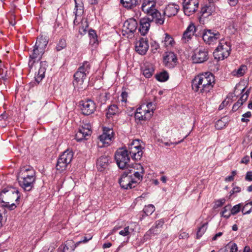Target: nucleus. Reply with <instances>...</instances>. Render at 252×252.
Here are the masks:
<instances>
[{
  "label": "nucleus",
  "instance_id": "obj_1",
  "mask_svg": "<svg viewBox=\"0 0 252 252\" xmlns=\"http://www.w3.org/2000/svg\"><path fill=\"white\" fill-rule=\"evenodd\" d=\"M214 75L209 72H205L196 76L192 80V90L202 94L210 92L215 84Z\"/></svg>",
  "mask_w": 252,
  "mask_h": 252
},
{
  "label": "nucleus",
  "instance_id": "obj_2",
  "mask_svg": "<svg viewBox=\"0 0 252 252\" xmlns=\"http://www.w3.org/2000/svg\"><path fill=\"white\" fill-rule=\"evenodd\" d=\"M19 192L16 188L8 187L3 189L0 193V202L2 206L9 210L15 209L17 206L14 203H17L20 199Z\"/></svg>",
  "mask_w": 252,
  "mask_h": 252
},
{
  "label": "nucleus",
  "instance_id": "obj_3",
  "mask_svg": "<svg viewBox=\"0 0 252 252\" xmlns=\"http://www.w3.org/2000/svg\"><path fill=\"white\" fill-rule=\"evenodd\" d=\"M156 108L155 104L152 102L143 103L140 105L135 112L136 122L138 123L150 120L153 115Z\"/></svg>",
  "mask_w": 252,
  "mask_h": 252
},
{
  "label": "nucleus",
  "instance_id": "obj_4",
  "mask_svg": "<svg viewBox=\"0 0 252 252\" xmlns=\"http://www.w3.org/2000/svg\"><path fill=\"white\" fill-rule=\"evenodd\" d=\"M231 51L230 42L228 39L221 38L219 45L213 53L215 59L223 60L229 56Z\"/></svg>",
  "mask_w": 252,
  "mask_h": 252
},
{
  "label": "nucleus",
  "instance_id": "obj_5",
  "mask_svg": "<svg viewBox=\"0 0 252 252\" xmlns=\"http://www.w3.org/2000/svg\"><path fill=\"white\" fill-rule=\"evenodd\" d=\"M115 158L120 169L127 168L129 166L130 157L127 150L124 148H120L117 150L115 154Z\"/></svg>",
  "mask_w": 252,
  "mask_h": 252
},
{
  "label": "nucleus",
  "instance_id": "obj_6",
  "mask_svg": "<svg viewBox=\"0 0 252 252\" xmlns=\"http://www.w3.org/2000/svg\"><path fill=\"white\" fill-rule=\"evenodd\" d=\"M73 157V153L68 150L64 151L58 158L56 169L60 172L65 171L67 165L71 162Z\"/></svg>",
  "mask_w": 252,
  "mask_h": 252
},
{
  "label": "nucleus",
  "instance_id": "obj_7",
  "mask_svg": "<svg viewBox=\"0 0 252 252\" xmlns=\"http://www.w3.org/2000/svg\"><path fill=\"white\" fill-rule=\"evenodd\" d=\"M114 137V133L112 129L104 127L102 134L98 137L100 141V143H98V146L100 147L108 146L113 140Z\"/></svg>",
  "mask_w": 252,
  "mask_h": 252
},
{
  "label": "nucleus",
  "instance_id": "obj_8",
  "mask_svg": "<svg viewBox=\"0 0 252 252\" xmlns=\"http://www.w3.org/2000/svg\"><path fill=\"white\" fill-rule=\"evenodd\" d=\"M131 171L132 170L125 171L119 180V183L121 187L124 189H131L135 187V185H134L132 180Z\"/></svg>",
  "mask_w": 252,
  "mask_h": 252
},
{
  "label": "nucleus",
  "instance_id": "obj_9",
  "mask_svg": "<svg viewBox=\"0 0 252 252\" xmlns=\"http://www.w3.org/2000/svg\"><path fill=\"white\" fill-rule=\"evenodd\" d=\"M221 36L218 31H212L211 30H205L203 33V41L209 45L214 44L221 39Z\"/></svg>",
  "mask_w": 252,
  "mask_h": 252
},
{
  "label": "nucleus",
  "instance_id": "obj_10",
  "mask_svg": "<svg viewBox=\"0 0 252 252\" xmlns=\"http://www.w3.org/2000/svg\"><path fill=\"white\" fill-rule=\"evenodd\" d=\"M137 22L134 18H130L126 21L123 27V34H127V37L132 35L137 28Z\"/></svg>",
  "mask_w": 252,
  "mask_h": 252
},
{
  "label": "nucleus",
  "instance_id": "obj_11",
  "mask_svg": "<svg viewBox=\"0 0 252 252\" xmlns=\"http://www.w3.org/2000/svg\"><path fill=\"white\" fill-rule=\"evenodd\" d=\"M130 170L131 171L132 180L135 186L137 184L140 183L142 179L144 174L143 166L140 164H134Z\"/></svg>",
  "mask_w": 252,
  "mask_h": 252
},
{
  "label": "nucleus",
  "instance_id": "obj_12",
  "mask_svg": "<svg viewBox=\"0 0 252 252\" xmlns=\"http://www.w3.org/2000/svg\"><path fill=\"white\" fill-rule=\"evenodd\" d=\"M82 113L84 115H89L94 113L96 109V104L91 99L82 100L80 102Z\"/></svg>",
  "mask_w": 252,
  "mask_h": 252
},
{
  "label": "nucleus",
  "instance_id": "obj_13",
  "mask_svg": "<svg viewBox=\"0 0 252 252\" xmlns=\"http://www.w3.org/2000/svg\"><path fill=\"white\" fill-rule=\"evenodd\" d=\"M184 13L188 16L193 14L198 7V0H184L183 2Z\"/></svg>",
  "mask_w": 252,
  "mask_h": 252
},
{
  "label": "nucleus",
  "instance_id": "obj_14",
  "mask_svg": "<svg viewBox=\"0 0 252 252\" xmlns=\"http://www.w3.org/2000/svg\"><path fill=\"white\" fill-rule=\"evenodd\" d=\"M208 58V52L206 49L200 48L196 49L192 57L194 63H203Z\"/></svg>",
  "mask_w": 252,
  "mask_h": 252
},
{
  "label": "nucleus",
  "instance_id": "obj_15",
  "mask_svg": "<svg viewBox=\"0 0 252 252\" xmlns=\"http://www.w3.org/2000/svg\"><path fill=\"white\" fill-rule=\"evenodd\" d=\"M17 176L20 177L21 179L23 178L24 179L36 180L35 171L30 166H23L20 168Z\"/></svg>",
  "mask_w": 252,
  "mask_h": 252
},
{
  "label": "nucleus",
  "instance_id": "obj_16",
  "mask_svg": "<svg viewBox=\"0 0 252 252\" xmlns=\"http://www.w3.org/2000/svg\"><path fill=\"white\" fill-rule=\"evenodd\" d=\"M156 2L154 0H144L141 6V9L147 16L154 14L156 11Z\"/></svg>",
  "mask_w": 252,
  "mask_h": 252
},
{
  "label": "nucleus",
  "instance_id": "obj_17",
  "mask_svg": "<svg viewBox=\"0 0 252 252\" xmlns=\"http://www.w3.org/2000/svg\"><path fill=\"white\" fill-rule=\"evenodd\" d=\"M149 47L148 40L147 38H141L135 43V49L138 54H146Z\"/></svg>",
  "mask_w": 252,
  "mask_h": 252
},
{
  "label": "nucleus",
  "instance_id": "obj_18",
  "mask_svg": "<svg viewBox=\"0 0 252 252\" xmlns=\"http://www.w3.org/2000/svg\"><path fill=\"white\" fill-rule=\"evenodd\" d=\"M44 52H40V50L34 47L33 49L31 51L30 54V60L29 61V66L32 69L34 66V64L38 63V61L40 60L42 55Z\"/></svg>",
  "mask_w": 252,
  "mask_h": 252
},
{
  "label": "nucleus",
  "instance_id": "obj_19",
  "mask_svg": "<svg viewBox=\"0 0 252 252\" xmlns=\"http://www.w3.org/2000/svg\"><path fill=\"white\" fill-rule=\"evenodd\" d=\"M91 127L90 125L88 124L84 125L80 127L75 134V139L77 141H82L86 138L87 136L91 135Z\"/></svg>",
  "mask_w": 252,
  "mask_h": 252
},
{
  "label": "nucleus",
  "instance_id": "obj_20",
  "mask_svg": "<svg viewBox=\"0 0 252 252\" xmlns=\"http://www.w3.org/2000/svg\"><path fill=\"white\" fill-rule=\"evenodd\" d=\"M17 180L19 186L26 191H29L33 188L35 180L30 179H24L20 177L17 176Z\"/></svg>",
  "mask_w": 252,
  "mask_h": 252
},
{
  "label": "nucleus",
  "instance_id": "obj_21",
  "mask_svg": "<svg viewBox=\"0 0 252 252\" xmlns=\"http://www.w3.org/2000/svg\"><path fill=\"white\" fill-rule=\"evenodd\" d=\"M195 32V26L193 23H190L183 33L182 37L183 42L187 43L191 40Z\"/></svg>",
  "mask_w": 252,
  "mask_h": 252
},
{
  "label": "nucleus",
  "instance_id": "obj_22",
  "mask_svg": "<svg viewBox=\"0 0 252 252\" xmlns=\"http://www.w3.org/2000/svg\"><path fill=\"white\" fill-rule=\"evenodd\" d=\"M177 62V59L176 55L173 52H168L164 57L163 63L165 66L169 68H173Z\"/></svg>",
  "mask_w": 252,
  "mask_h": 252
},
{
  "label": "nucleus",
  "instance_id": "obj_23",
  "mask_svg": "<svg viewBox=\"0 0 252 252\" xmlns=\"http://www.w3.org/2000/svg\"><path fill=\"white\" fill-rule=\"evenodd\" d=\"M180 7L178 5L174 3H170L167 5L164 8L163 14L165 17H171L175 16L179 10Z\"/></svg>",
  "mask_w": 252,
  "mask_h": 252
},
{
  "label": "nucleus",
  "instance_id": "obj_24",
  "mask_svg": "<svg viewBox=\"0 0 252 252\" xmlns=\"http://www.w3.org/2000/svg\"><path fill=\"white\" fill-rule=\"evenodd\" d=\"M111 160V158L106 155L102 156L97 160L96 166L98 170L103 171L108 166Z\"/></svg>",
  "mask_w": 252,
  "mask_h": 252
},
{
  "label": "nucleus",
  "instance_id": "obj_25",
  "mask_svg": "<svg viewBox=\"0 0 252 252\" xmlns=\"http://www.w3.org/2000/svg\"><path fill=\"white\" fill-rule=\"evenodd\" d=\"M150 18H143L140 21L139 31L142 35L147 33L150 27Z\"/></svg>",
  "mask_w": 252,
  "mask_h": 252
},
{
  "label": "nucleus",
  "instance_id": "obj_26",
  "mask_svg": "<svg viewBox=\"0 0 252 252\" xmlns=\"http://www.w3.org/2000/svg\"><path fill=\"white\" fill-rule=\"evenodd\" d=\"M48 66L47 62L46 61L41 62L40 63V68L37 74L35 76V81L39 83L45 76V73L46 70V67Z\"/></svg>",
  "mask_w": 252,
  "mask_h": 252
},
{
  "label": "nucleus",
  "instance_id": "obj_27",
  "mask_svg": "<svg viewBox=\"0 0 252 252\" xmlns=\"http://www.w3.org/2000/svg\"><path fill=\"white\" fill-rule=\"evenodd\" d=\"M78 245L77 243H75L73 240H68L64 243V245L61 246L60 249L63 252H73Z\"/></svg>",
  "mask_w": 252,
  "mask_h": 252
},
{
  "label": "nucleus",
  "instance_id": "obj_28",
  "mask_svg": "<svg viewBox=\"0 0 252 252\" xmlns=\"http://www.w3.org/2000/svg\"><path fill=\"white\" fill-rule=\"evenodd\" d=\"M48 43V40L46 37L39 36L37 37L34 47L39 49L40 52H44Z\"/></svg>",
  "mask_w": 252,
  "mask_h": 252
},
{
  "label": "nucleus",
  "instance_id": "obj_29",
  "mask_svg": "<svg viewBox=\"0 0 252 252\" xmlns=\"http://www.w3.org/2000/svg\"><path fill=\"white\" fill-rule=\"evenodd\" d=\"M149 16H151L150 21H154L157 24L162 25L164 22L165 17L164 14L161 15L157 9L154 14H152Z\"/></svg>",
  "mask_w": 252,
  "mask_h": 252
},
{
  "label": "nucleus",
  "instance_id": "obj_30",
  "mask_svg": "<svg viewBox=\"0 0 252 252\" xmlns=\"http://www.w3.org/2000/svg\"><path fill=\"white\" fill-rule=\"evenodd\" d=\"M75 2V8L74 13L75 14V17L73 21V23L74 25H78L79 24V21L77 19V17L81 16L83 13V4L82 2H77V0H74Z\"/></svg>",
  "mask_w": 252,
  "mask_h": 252
},
{
  "label": "nucleus",
  "instance_id": "obj_31",
  "mask_svg": "<svg viewBox=\"0 0 252 252\" xmlns=\"http://www.w3.org/2000/svg\"><path fill=\"white\" fill-rule=\"evenodd\" d=\"M237 90L241 92V96L239 100L237 101V104L242 105L248 99L249 95L250 92L249 90H246V88H242L240 84L237 85Z\"/></svg>",
  "mask_w": 252,
  "mask_h": 252
},
{
  "label": "nucleus",
  "instance_id": "obj_32",
  "mask_svg": "<svg viewBox=\"0 0 252 252\" xmlns=\"http://www.w3.org/2000/svg\"><path fill=\"white\" fill-rule=\"evenodd\" d=\"M86 77L87 76L83 73L77 70L74 74V80L73 83V85L75 86L82 85Z\"/></svg>",
  "mask_w": 252,
  "mask_h": 252
},
{
  "label": "nucleus",
  "instance_id": "obj_33",
  "mask_svg": "<svg viewBox=\"0 0 252 252\" xmlns=\"http://www.w3.org/2000/svg\"><path fill=\"white\" fill-rule=\"evenodd\" d=\"M215 9L214 3H210L209 5H205L201 9L202 16L204 18L208 17L215 11Z\"/></svg>",
  "mask_w": 252,
  "mask_h": 252
},
{
  "label": "nucleus",
  "instance_id": "obj_34",
  "mask_svg": "<svg viewBox=\"0 0 252 252\" xmlns=\"http://www.w3.org/2000/svg\"><path fill=\"white\" fill-rule=\"evenodd\" d=\"M236 214V205L233 206L232 208L230 205L225 206L221 213V216L226 218H228L230 216L235 215Z\"/></svg>",
  "mask_w": 252,
  "mask_h": 252
},
{
  "label": "nucleus",
  "instance_id": "obj_35",
  "mask_svg": "<svg viewBox=\"0 0 252 252\" xmlns=\"http://www.w3.org/2000/svg\"><path fill=\"white\" fill-rule=\"evenodd\" d=\"M123 6L129 10L132 9L139 4V0H121Z\"/></svg>",
  "mask_w": 252,
  "mask_h": 252
},
{
  "label": "nucleus",
  "instance_id": "obj_36",
  "mask_svg": "<svg viewBox=\"0 0 252 252\" xmlns=\"http://www.w3.org/2000/svg\"><path fill=\"white\" fill-rule=\"evenodd\" d=\"M128 154L131 155L132 158L136 160L140 159L143 155V151L141 148L133 149V150L128 151Z\"/></svg>",
  "mask_w": 252,
  "mask_h": 252
},
{
  "label": "nucleus",
  "instance_id": "obj_37",
  "mask_svg": "<svg viewBox=\"0 0 252 252\" xmlns=\"http://www.w3.org/2000/svg\"><path fill=\"white\" fill-rule=\"evenodd\" d=\"M118 113L119 108L117 105L112 104L109 106L106 116L108 119H110Z\"/></svg>",
  "mask_w": 252,
  "mask_h": 252
},
{
  "label": "nucleus",
  "instance_id": "obj_38",
  "mask_svg": "<svg viewBox=\"0 0 252 252\" xmlns=\"http://www.w3.org/2000/svg\"><path fill=\"white\" fill-rule=\"evenodd\" d=\"M91 65L87 61L84 62L78 68V70L81 71L86 76L89 73Z\"/></svg>",
  "mask_w": 252,
  "mask_h": 252
},
{
  "label": "nucleus",
  "instance_id": "obj_39",
  "mask_svg": "<svg viewBox=\"0 0 252 252\" xmlns=\"http://www.w3.org/2000/svg\"><path fill=\"white\" fill-rule=\"evenodd\" d=\"M235 96L234 94H229L227 96V97L224 100L222 103L220 104L219 107V110H221L223 109L229 103L232 102V98Z\"/></svg>",
  "mask_w": 252,
  "mask_h": 252
},
{
  "label": "nucleus",
  "instance_id": "obj_40",
  "mask_svg": "<svg viewBox=\"0 0 252 252\" xmlns=\"http://www.w3.org/2000/svg\"><path fill=\"white\" fill-rule=\"evenodd\" d=\"M164 46L166 47H172L175 44V41L173 37L169 34L165 33L164 39L163 41Z\"/></svg>",
  "mask_w": 252,
  "mask_h": 252
},
{
  "label": "nucleus",
  "instance_id": "obj_41",
  "mask_svg": "<svg viewBox=\"0 0 252 252\" xmlns=\"http://www.w3.org/2000/svg\"><path fill=\"white\" fill-rule=\"evenodd\" d=\"M228 121L226 116L222 117L221 119L217 121L215 124V127L218 129H221L225 126Z\"/></svg>",
  "mask_w": 252,
  "mask_h": 252
},
{
  "label": "nucleus",
  "instance_id": "obj_42",
  "mask_svg": "<svg viewBox=\"0 0 252 252\" xmlns=\"http://www.w3.org/2000/svg\"><path fill=\"white\" fill-rule=\"evenodd\" d=\"M89 35L90 36V43L93 45L95 44H97V38L96 34L94 30H91L89 31Z\"/></svg>",
  "mask_w": 252,
  "mask_h": 252
},
{
  "label": "nucleus",
  "instance_id": "obj_43",
  "mask_svg": "<svg viewBox=\"0 0 252 252\" xmlns=\"http://www.w3.org/2000/svg\"><path fill=\"white\" fill-rule=\"evenodd\" d=\"M207 222L203 224L200 227L198 228L196 233V238L199 239L205 233L207 229Z\"/></svg>",
  "mask_w": 252,
  "mask_h": 252
},
{
  "label": "nucleus",
  "instance_id": "obj_44",
  "mask_svg": "<svg viewBox=\"0 0 252 252\" xmlns=\"http://www.w3.org/2000/svg\"><path fill=\"white\" fill-rule=\"evenodd\" d=\"M155 211V206L152 204H149L146 206L143 209V212L146 216L151 215Z\"/></svg>",
  "mask_w": 252,
  "mask_h": 252
},
{
  "label": "nucleus",
  "instance_id": "obj_45",
  "mask_svg": "<svg viewBox=\"0 0 252 252\" xmlns=\"http://www.w3.org/2000/svg\"><path fill=\"white\" fill-rule=\"evenodd\" d=\"M248 66L245 64H241L237 69V77L243 76L248 71Z\"/></svg>",
  "mask_w": 252,
  "mask_h": 252
},
{
  "label": "nucleus",
  "instance_id": "obj_46",
  "mask_svg": "<svg viewBox=\"0 0 252 252\" xmlns=\"http://www.w3.org/2000/svg\"><path fill=\"white\" fill-rule=\"evenodd\" d=\"M169 78L168 74L167 72L164 71L156 75L157 79L160 82L166 81Z\"/></svg>",
  "mask_w": 252,
  "mask_h": 252
},
{
  "label": "nucleus",
  "instance_id": "obj_47",
  "mask_svg": "<svg viewBox=\"0 0 252 252\" xmlns=\"http://www.w3.org/2000/svg\"><path fill=\"white\" fill-rule=\"evenodd\" d=\"M133 231V228H130L129 226H126L123 230L119 232V234L123 236H129Z\"/></svg>",
  "mask_w": 252,
  "mask_h": 252
},
{
  "label": "nucleus",
  "instance_id": "obj_48",
  "mask_svg": "<svg viewBox=\"0 0 252 252\" xmlns=\"http://www.w3.org/2000/svg\"><path fill=\"white\" fill-rule=\"evenodd\" d=\"M154 71V70L152 66L148 68L146 67L143 71V74L145 77L150 78L152 76Z\"/></svg>",
  "mask_w": 252,
  "mask_h": 252
},
{
  "label": "nucleus",
  "instance_id": "obj_49",
  "mask_svg": "<svg viewBox=\"0 0 252 252\" xmlns=\"http://www.w3.org/2000/svg\"><path fill=\"white\" fill-rule=\"evenodd\" d=\"M226 251L227 252H236V244L229 243L226 246Z\"/></svg>",
  "mask_w": 252,
  "mask_h": 252
},
{
  "label": "nucleus",
  "instance_id": "obj_50",
  "mask_svg": "<svg viewBox=\"0 0 252 252\" xmlns=\"http://www.w3.org/2000/svg\"><path fill=\"white\" fill-rule=\"evenodd\" d=\"M66 47V41L63 39H61L56 46V49L60 51Z\"/></svg>",
  "mask_w": 252,
  "mask_h": 252
},
{
  "label": "nucleus",
  "instance_id": "obj_51",
  "mask_svg": "<svg viewBox=\"0 0 252 252\" xmlns=\"http://www.w3.org/2000/svg\"><path fill=\"white\" fill-rule=\"evenodd\" d=\"M161 229L157 228L155 226H153L146 233L147 235L153 234L154 235L159 234Z\"/></svg>",
  "mask_w": 252,
  "mask_h": 252
},
{
  "label": "nucleus",
  "instance_id": "obj_52",
  "mask_svg": "<svg viewBox=\"0 0 252 252\" xmlns=\"http://www.w3.org/2000/svg\"><path fill=\"white\" fill-rule=\"evenodd\" d=\"M252 210V206L248 203L245 204L242 209V212L243 214H248L250 213Z\"/></svg>",
  "mask_w": 252,
  "mask_h": 252
},
{
  "label": "nucleus",
  "instance_id": "obj_53",
  "mask_svg": "<svg viewBox=\"0 0 252 252\" xmlns=\"http://www.w3.org/2000/svg\"><path fill=\"white\" fill-rule=\"evenodd\" d=\"M251 116H252V114H251V112L248 111V112L245 113V114H244L242 115L241 121L242 122L247 123L248 122H249L250 121L248 118H250L251 117Z\"/></svg>",
  "mask_w": 252,
  "mask_h": 252
},
{
  "label": "nucleus",
  "instance_id": "obj_54",
  "mask_svg": "<svg viewBox=\"0 0 252 252\" xmlns=\"http://www.w3.org/2000/svg\"><path fill=\"white\" fill-rule=\"evenodd\" d=\"M93 236L91 235L90 234H89L88 236H84L83 238V239L81 241L77 242V244L79 245V244L81 243H86L87 242H88L89 240H91L92 239Z\"/></svg>",
  "mask_w": 252,
  "mask_h": 252
},
{
  "label": "nucleus",
  "instance_id": "obj_55",
  "mask_svg": "<svg viewBox=\"0 0 252 252\" xmlns=\"http://www.w3.org/2000/svg\"><path fill=\"white\" fill-rule=\"evenodd\" d=\"M121 101L122 103H126L127 101V98L128 97V94L126 91L122 92L121 95Z\"/></svg>",
  "mask_w": 252,
  "mask_h": 252
},
{
  "label": "nucleus",
  "instance_id": "obj_56",
  "mask_svg": "<svg viewBox=\"0 0 252 252\" xmlns=\"http://www.w3.org/2000/svg\"><path fill=\"white\" fill-rule=\"evenodd\" d=\"M164 223V221L163 219H160L159 220H158L157 221H156L155 223V226L157 228H159L160 229H161L162 225H163Z\"/></svg>",
  "mask_w": 252,
  "mask_h": 252
},
{
  "label": "nucleus",
  "instance_id": "obj_57",
  "mask_svg": "<svg viewBox=\"0 0 252 252\" xmlns=\"http://www.w3.org/2000/svg\"><path fill=\"white\" fill-rule=\"evenodd\" d=\"M228 30L230 33L235 34L236 32V29L235 28V23H233L228 28Z\"/></svg>",
  "mask_w": 252,
  "mask_h": 252
},
{
  "label": "nucleus",
  "instance_id": "obj_58",
  "mask_svg": "<svg viewBox=\"0 0 252 252\" xmlns=\"http://www.w3.org/2000/svg\"><path fill=\"white\" fill-rule=\"evenodd\" d=\"M159 48V46L157 42L154 41L151 44V50L153 52L157 51Z\"/></svg>",
  "mask_w": 252,
  "mask_h": 252
},
{
  "label": "nucleus",
  "instance_id": "obj_59",
  "mask_svg": "<svg viewBox=\"0 0 252 252\" xmlns=\"http://www.w3.org/2000/svg\"><path fill=\"white\" fill-rule=\"evenodd\" d=\"M130 145H133L134 146H135L137 148H142L140 142L138 139H135L133 140V141L130 144Z\"/></svg>",
  "mask_w": 252,
  "mask_h": 252
},
{
  "label": "nucleus",
  "instance_id": "obj_60",
  "mask_svg": "<svg viewBox=\"0 0 252 252\" xmlns=\"http://www.w3.org/2000/svg\"><path fill=\"white\" fill-rule=\"evenodd\" d=\"M225 200L224 199L219 200L216 202L215 206L216 208L221 207L225 203Z\"/></svg>",
  "mask_w": 252,
  "mask_h": 252
},
{
  "label": "nucleus",
  "instance_id": "obj_61",
  "mask_svg": "<svg viewBox=\"0 0 252 252\" xmlns=\"http://www.w3.org/2000/svg\"><path fill=\"white\" fill-rule=\"evenodd\" d=\"M245 179L247 181H252V171H249L247 173Z\"/></svg>",
  "mask_w": 252,
  "mask_h": 252
},
{
  "label": "nucleus",
  "instance_id": "obj_62",
  "mask_svg": "<svg viewBox=\"0 0 252 252\" xmlns=\"http://www.w3.org/2000/svg\"><path fill=\"white\" fill-rule=\"evenodd\" d=\"M189 237V234L186 232H182L179 235L180 239H186Z\"/></svg>",
  "mask_w": 252,
  "mask_h": 252
},
{
  "label": "nucleus",
  "instance_id": "obj_63",
  "mask_svg": "<svg viewBox=\"0 0 252 252\" xmlns=\"http://www.w3.org/2000/svg\"><path fill=\"white\" fill-rule=\"evenodd\" d=\"M232 175L229 176H228L225 178V181L228 182L232 181L234 179V176L235 174V171H233L232 173Z\"/></svg>",
  "mask_w": 252,
  "mask_h": 252
},
{
  "label": "nucleus",
  "instance_id": "obj_64",
  "mask_svg": "<svg viewBox=\"0 0 252 252\" xmlns=\"http://www.w3.org/2000/svg\"><path fill=\"white\" fill-rule=\"evenodd\" d=\"M121 228L120 226H115L113 229L111 230V231L109 233L108 235H112L114 234L116 231L119 230Z\"/></svg>",
  "mask_w": 252,
  "mask_h": 252
}]
</instances>
